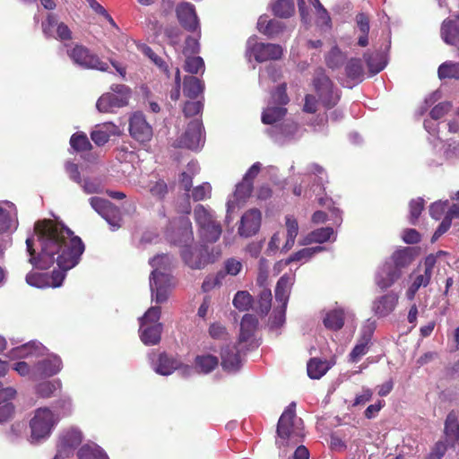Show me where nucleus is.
<instances>
[{"label":"nucleus","mask_w":459,"mask_h":459,"mask_svg":"<svg viewBox=\"0 0 459 459\" xmlns=\"http://www.w3.org/2000/svg\"><path fill=\"white\" fill-rule=\"evenodd\" d=\"M29 262L39 269L56 265L52 273H30L26 282L36 288L60 287L66 273L75 267L84 252L82 239L64 224L51 220L39 221L34 225V236L26 239Z\"/></svg>","instance_id":"1"},{"label":"nucleus","mask_w":459,"mask_h":459,"mask_svg":"<svg viewBox=\"0 0 459 459\" xmlns=\"http://www.w3.org/2000/svg\"><path fill=\"white\" fill-rule=\"evenodd\" d=\"M173 225L177 226V232L168 234V238L181 247L180 255L186 265L193 270H201L213 262L206 246L192 245V223L187 217H180L173 221Z\"/></svg>","instance_id":"2"},{"label":"nucleus","mask_w":459,"mask_h":459,"mask_svg":"<svg viewBox=\"0 0 459 459\" xmlns=\"http://www.w3.org/2000/svg\"><path fill=\"white\" fill-rule=\"evenodd\" d=\"M48 349L38 341H31L21 346L13 348L8 357L10 359H28L34 361V374L36 380L50 377L58 374L63 363L60 357L56 354H49Z\"/></svg>","instance_id":"3"},{"label":"nucleus","mask_w":459,"mask_h":459,"mask_svg":"<svg viewBox=\"0 0 459 459\" xmlns=\"http://www.w3.org/2000/svg\"><path fill=\"white\" fill-rule=\"evenodd\" d=\"M149 264L152 267L150 275L152 299L156 303H163L174 287L172 277L169 273L173 265V258L167 254L158 255L150 259Z\"/></svg>","instance_id":"4"},{"label":"nucleus","mask_w":459,"mask_h":459,"mask_svg":"<svg viewBox=\"0 0 459 459\" xmlns=\"http://www.w3.org/2000/svg\"><path fill=\"white\" fill-rule=\"evenodd\" d=\"M60 420V415L48 407H40L33 411L29 421L31 444H40L50 437Z\"/></svg>","instance_id":"5"},{"label":"nucleus","mask_w":459,"mask_h":459,"mask_svg":"<svg viewBox=\"0 0 459 459\" xmlns=\"http://www.w3.org/2000/svg\"><path fill=\"white\" fill-rule=\"evenodd\" d=\"M262 164L260 162L254 163L245 174L243 180L236 186L235 192L227 201L226 222L230 223L232 221L231 213L241 208L250 196L253 189V179L258 175Z\"/></svg>","instance_id":"6"},{"label":"nucleus","mask_w":459,"mask_h":459,"mask_svg":"<svg viewBox=\"0 0 459 459\" xmlns=\"http://www.w3.org/2000/svg\"><path fill=\"white\" fill-rule=\"evenodd\" d=\"M296 403L292 402L281 415L277 424V437L275 444L279 448L294 446L301 436L300 430L295 426L294 420Z\"/></svg>","instance_id":"7"},{"label":"nucleus","mask_w":459,"mask_h":459,"mask_svg":"<svg viewBox=\"0 0 459 459\" xmlns=\"http://www.w3.org/2000/svg\"><path fill=\"white\" fill-rule=\"evenodd\" d=\"M160 307H152L140 318V339L145 345H156L160 341L162 324L159 322Z\"/></svg>","instance_id":"8"},{"label":"nucleus","mask_w":459,"mask_h":459,"mask_svg":"<svg viewBox=\"0 0 459 459\" xmlns=\"http://www.w3.org/2000/svg\"><path fill=\"white\" fill-rule=\"evenodd\" d=\"M194 217L199 226L202 238L207 242H216L221 235V227L215 220L214 212L202 205L195 207Z\"/></svg>","instance_id":"9"},{"label":"nucleus","mask_w":459,"mask_h":459,"mask_svg":"<svg viewBox=\"0 0 459 459\" xmlns=\"http://www.w3.org/2000/svg\"><path fill=\"white\" fill-rule=\"evenodd\" d=\"M313 86L318 95L320 103L326 108H333L340 100V94L333 83L326 75L325 71L318 67L313 77Z\"/></svg>","instance_id":"10"},{"label":"nucleus","mask_w":459,"mask_h":459,"mask_svg":"<svg viewBox=\"0 0 459 459\" xmlns=\"http://www.w3.org/2000/svg\"><path fill=\"white\" fill-rule=\"evenodd\" d=\"M435 267V257L427 255L417 269L410 274L411 284L406 290L405 296L409 300L415 298L417 291L420 288L427 287L431 281L433 270Z\"/></svg>","instance_id":"11"},{"label":"nucleus","mask_w":459,"mask_h":459,"mask_svg":"<svg viewBox=\"0 0 459 459\" xmlns=\"http://www.w3.org/2000/svg\"><path fill=\"white\" fill-rule=\"evenodd\" d=\"M287 86L285 83L277 87L276 91L272 94V100L268 107L262 113V122L266 125H273L286 115L287 109L284 108L289 102V97L286 92Z\"/></svg>","instance_id":"12"},{"label":"nucleus","mask_w":459,"mask_h":459,"mask_svg":"<svg viewBox=\"0 0 459 459\" xmlns=\"http://www.w3.org/2000/svg\"><path fill=\"white\" fill-rule=\"evenodd\" d=\"M112 92L103 94L97 101L96 107L100 112H113L115 108L127 105L131 95L130 89L124 84L111 86Z\"/></svg>","instance_id":"13"},{"label":"nucleus","mask_w":459,"mask_h":459,"mask_svg":"<svg viewBox=\"0 0 459 459\" xmlns=\"http://www.w3.org/2000/svg\"><path fill=\"white\" fill-rule=\"evenodd\" d=\"M152 369L159 375L169 376L175 370H180L184 376H189L193 371L190 366H181V363L172 357H169L166 353L149 355Z\"/></svg>","instance_id":"14"},{"label":"nucleus","mask_w":459,"mask_h":459,"mask_svg":"<svg viewBox=\"0 0 459 459\" xmlns=\"http://www.w3.org/2000/svg\"><path fill=\"white\" fill-rule=\"evenodd\" d=\"M82 441V434L80 429L70 428L63 430L59 435L57 452L53 459H69Z\"/></svg>","instance_id":"15"},{"label":"nucleus","mask_w":459,"mask_h":459,"mask_svg":"<svg viewBox=\"0 0 459 459\" xmlns=\"http://www.w3.org/2000/svg\"><path fill=\"white\" fill-rule=\"evenodd\" d=\"M247 53L262 63L280 59L283 55V48L278 44L257 42L255 38H250L247 40Z\"/></svg>","instance_id":"16"},{"label":"nucleus","mask_w":459,"mask_h":459,"mask_svg":"<svg viewBox=\"0 0 459 459\" xmlns=\"http://www.w3.org/2000/svg\"><path fill=\"white\" fill-rule=\"evenodd\" d=\"M90 204L109 225L111 230L121 227V212L111 202L100 197L90 198Z\"/></svg>","instance_id":"17"},{"label":"nucleus","mask_w":459,"mask_h":459,"mask_svg":"<svg viewBox=\"0 0 459 459\" xmlns=\"http://www.w3.org/2000/svg\"><path fill=\"white\" fill-rule=\"evenodd\" d=\"M203 130V124L200 120L191 121L185 134L173 143V146L176 148L198 150L204 143Z\"/></svg>","instance_id":"18"},{"label":"nucleus","mask_w":459,"mask_h":459,"mask_svg":"<svg viewBox=\"0 0 459 459\" xmlns=\"http://www.w3.org/2000/svg\"><path fill=\"white\" fill-rule=\"evenodd\" d=\"M68 56L74 64L88 69H97L107 71L108 65L101 61L96 55L91 54L82 46H75L73 49L67 51Z\"/></svg>","instance_id":"19"},{"label":"nucleus","mask_w":459,"mask_h":459,"mask_svg":"<svg viewBox=\"0 0 459 459\" xmlns=\"http://www.w3.org/2000/svg\"><path fill=\"white\" fill-rule=\"evenodd\" d=\"M246 349L244 346H239L238 343L222 348L221 352L222 368L230 373L237 372L242 366V358Z\"/></svg>","instance_id":"20"},{"label":"nucleus","mask_w":459,"mask_h":459,"mask_svg":"<svg viewBox=\"0 0 459 459\" xmlns=\"http://www.w3.org/2000/svg\"><path fill=\"white\" fill-rule=\"evenodd\" d=\"M129 132L134 139L143 143L150 142L153 134L152 126L142 113H134L131 117Z\"/></svg>","instance_id":"21"},{"label":"nucleus","mask_w":459,"mask_h":459,"mask_svg":"<svg viewBox=\"0 0 459 459\" xmlns=\"http://www.w3.org/2000/svg\"><path fill=\"white\" fill-rule=\"evenodd\" d=\"M176 14L179 23L188 31H198L200 36V25L195 6L190 3H180L176 8Z\"/></svg>","instance_id":"22"},{"label":"nucleus","mask_w":459,"mask_h":459,"mask_svg":"<svg viewBox=\"0 0 459 459\" xmlns=\"http://www.w3.org/2000/svg\"><path fill=\"white\" fill-rule=\"evenodd\" d=\"M279 122L273 124V126L268 129V134L276 142L283 143L300 136L299 127L296 123L291 120H285L281 124H278Z\"/></svg>","instance_id":"23"},{"label":"nucleus","mask_w":459,"mask_h":459,"mask_svg":"<svg viewBox=\"0 0 459 459\" xmlns=\"http://www.w3.org/2000/svg\"><path fill=\"white\" fill-rule=\"evenodd\" d=\"M262 214L257 209L247 211L241 217L238 233L243 238L255 235L261 226Z\"/></svg>","instance_id":"24"},{"label":"nucleus","mask_w":459,"mask_h":459,"mask_svg":"<svg viewBox=\"0 0 459 459\" xmlns=\"http://www.w3.org/2000/svg\"><path fill=\"white\" fill-rule=\"evenodd\" d=\"M18 228L17 210L8 201L0 204V233L13 232Z\"/></svg>","instance_id":"25"},{"label":"nucleus","mask_w":459,"mask_h":459,"mask_svg":"<svg viewBox=\"0 0 459 459\" xmlns=\"http://www.w3.org/2000/svg\"><path fill=\"white\" fill-rule=\"evenodd\" d=\"M258 30L270 39H277L287 33V38L290 37V32L287 30L284 22L277 20H269L267 16H260L257 22Z\"/></svg>","instance_id":"26"},{"label":"nucleus","mask_w":459,"mask_h":459,"mask_svg":"<svg viewBox=\"0 0 459 459\" xmlns=\"http://www.w3.org/2000/svg\"><path fill=\"white\" fill-rule=\"evenodd\" d=\"M42 30L47 37H55L60 40L71 39V30L67 25L58 22L54 14H48L46 22H42Z\"/></svg>","instance_id":"27"},{"label":"nucleus","mask_w":459,"mask_h":459,"mask_svg":"<svg viewBox=\"0 0 459 459\" xmlns=\"http://www.w3.org/2000/svg\"><path fill=\"white\" fill-rule=\"evenodd\" d=\"M402 275L397 267L391 262L385 263L377 272L376 284L382 290L391 287Z\"/></svg>","instance_id":"28"},{"label":"nucleus","mask_w":459,"mask_h":459,"mask_svg":"<svg viewBox=\"0 0 459 459\" xmlns=\"http://www.w3.org/2000/svg\"><path fill=\"white\" fill-rule=\"evenodd\" d=\"M397 303L398 295L394 292H389L375 299L372 305V310L377 316L385 317L395 309Z\"/></svg>","instance_id":"29"},{"label":"nucleus","mask_w":459,"mask_h":459,"mask_svg":"<svg viewBox=\"0 0 459 459\" xmlns=\"http://www.w3.org/2000/svg\"><path fill=\"white\" fill-rule=\"evenodd\" d=\"M16 394V390L13 387H6L0 391V423L8 420L13 415L14 406L12 400Z\"/></svg>","instance_id":"30"},{"label":"nucleus","mask_w":459,"mask_h":459,"mask_svg":"<svg viewBox=\"0 0 459 459\" xmlns=\"http://www.w3.org/2000/svg\"><path fill=\"white\" fill-rule=\"evenodd\" d=\"M258 326V319L255 316L246 314L240 323V334L238 345L247 347V342L253 337Z\"/></svg>","instance_id":"31"},{"label":"nucleus","mask_w":459,"mask_h":459,"mask_svg":"<svg viewBox=\"0 0 459 459\" xmlns=\"http://www.w3.org/2000/svg\"><path fill=\"white\" fill-rule=\"evenodd\" d=\"M294 280V275L284 274L277 281L274 292L279 306L287 307Z\"/></svg>","instance_id":"32"},{"label":"nucleus","mask_w":459,"mask_h":459,"mask_svg":"<svg viewBox=\"0 0 459 459\" xmlns=\"http://www.w3.org/2000/svg\"><path fill=\"white\" fill-rule=\"evenodd\" d=\"M119 129L116 125L104 123L95 126L91 134V137L97 145L102 146L108 142L110 136L117 135Z\"/></svg>","instance_id":"33"},{"label":"nucleus","mask_w":459,"mask_h":459,"mask_svg":"<svg viewBox=\"0 0 459 459\" xmlns=\"http://www.w3.org/2000/svg\"><path fill=\"white\" fill-rule=\"evenodd\" d=\"M335 240L334 230L331 227L316 229L299 240V245L307 246L312 243L323 244L328 240Z\"/></svg>","instance_id":"34"},{"label":"nucleus","mask_w":459,"mask_h":459,"mask_svg":"<svg viewBox=\"0 0 459 459\" xmlns=\"http://www.w3.org/2000/svg\"><path fill=\"white\" fill-rule=\"evenodd\" d=\"M325 250L324 247L316 246L313 247H305L296 253H294L292 255H290L289 258H287L284 261H280L276 265L275 269L277 267L281 266L282 264L288 265L292 262H300L302 264L308 262L316 254H318Z\"/></svg>","instance_id":"35"},{"label":"nucleus","mask_w":459,"mask_h":459,"mask_svg":"<svg viewBox=\"0 0 459 459\" xmlns=\"http://www.w3.org/2000/svg\"><path fill=\"white\" fill-rule=\"evenodd\" d=\"M391 258L394 267L402 272V269L408 267L414 260V252L412 248L404 247L394 252Z\"/></svg>","instance_id":"36"},{"label":"nucleus","mask_w":459,"mask_h":459,"mask_svg":"<svg viewBox=\"0 0 459 459\" xmlns=\"http://www.w3.org/2000/svg\"><path fill=\"white\" fill-rule=\"evenodd\" d=\"M78 459H109L107 453L97 444L88 443L80 447Z\"/></svg>","instance_id":"37"},{"label":"nucleus","mask_w":459,"mask_h":459,"mask_svg":"<svg viewBox=\"0 0 459 459\" xmlns=\"http://www.w3.org/2000/svg\"><path fill=\"white\" fill-rule=\"evenodd\" d=\"M204 85L201 80L195 76H186L183 82V93L189 99H196L203 93Z\"/></svg>","instance_id":"38"},{"label":"nucleus","mask_w":459,"mask_h":459,"mask_svg":"<svg viewBox=\"0 0 459 459\" xmlns=\"http://www.w3.org/2000/svg\"><path fill=\"white\" fill-rule=\"evenodd\" d=\"M195 364L199 372L208 374L217 368L219 359L216 356L211 354L198 355L195 358Z\"/></svg>","instance_id":"39"},{"label":"nucleus","mask_w":459,"mask_h":459,"mask_svg":"<svg viewBox=\"0 0 459 459\" xmlns=\"http://www.w3.org/2000/svg\"><path fill=\"white\" fill-rule=\"evenodd\" d=\"M445 434L448 440L455 442L459 438V421L458 413L451 411L445 422Z\"/></svg>","instance_id":"40"},{"label":"nucleus","mask_w":459,"mask_h":459,"mask_svg":"<svg viewBox=\"0 0 459 459\" xmlns=\"http://www.w3.org/2000/svg\"><path fill=\"white\" fill-rule=\"evenodd\" d=\"M285 226L287 230V239L282 249L286 252L295 244V239L299 233V224L294 216L287 215L285 218Z\"/></svg>","instance_id":"41"},{"label":"nucleus","mask_w":459,"mask_h":459,"mask_svg":"<svg viewBox=\"0 0 459 459\" xmlns=\"http://www.w3.org/2000/svg\"><path fill=\"white\" fill-rule=\"evenodd\" d=\"M344 311L343 309H334L328 312L324 318V325L326 328L337 331L343 326Z\"/></svg>","instance_id":"42"},{"label":"nucleus","mask_w":459,"mask_h":459,"mask_svg":"<svg viewBox=\"0 0 459 459\" xmlns=\"http://www.w3.org/2000/svg\"><path fill=\"white\" fill-rule=\"evenodd\" d=\"M329 368L330 366L326 360L311 359L307 363V370L310 378L319 379L328 371Z\"/></svg>","instance_id":"43"},{"label":"nucleus","mask_w":459,"mask_h":459,"mask_svg":"<svg viewBox=\"0 0 459 459\" xmlns=\"http://www.w3.org/2000/svg\"><path fill=\"white\" fill-rule=\"evenodd\" d=\"M439 79L459 80V62L446 61L437 69Z\"/></svg>","instance_id":"44"},{"label":"nucleus","mask_w":459,"mask_h":459,"mask_svg":"<svg viewBox=\"0 0 459 459\" xmlns=\"http://www.w3.org/2000/svg\"><path fill=\"white\" fill-rule=\"evenodd\" d=\"M348 78L361 82L364 76L362 62L359 58H351L345 66Z\"/></svg>","instance_id":"45"},{"label":"nucleus","mask_w":459,"mask_h":459,"mask_svg":"<svg viewBox=\"0 0 459 459\" xmlns=\"http://www.w3.org/2000/svg\"><path fill=\"white\" fill-rule=\"evenodd\" d=\"M364 58L368 65V67L372 74H378L386 65L384 56L379 53H366Z\"/></svg>","instance_id":"46"},{"label":"nucleus","mask_w":459,"mask_h":459,"mask_svg":"<svg viewBox=\"0 0 459 459\" xmlns=\"http://www.w3.org/2000/svg\"><path fill=\"white\" fill-rule=\"evenodd\" d=\"M276 16L288 18L294 13L295 6L293 0H278L272 6Z\"/></svg>","instance_id":"47"},{"label":"nucleus","mask_w":459,"mask_h":459,"mask_svg":"<svg viewBox=\"0 0 459 459\" xmlns=\"http://www.w3.org/2000/svg\"><path fill=\"white\" fill-rule=\"evenodd\" d=\"M62 386L59 379L52 381H44L37 385L36 394L43 398H48L54 394L56 390H59Z\"/></svg>","instance_id":"48"},{"label":"nucleus","mask_w":459,"mask_h":459,"mask_svg":"<svg viewBox=\"0 0 459 459\" xmlns=\"http://www.w3.org/2000/svg\"><path fill=\"white\" fill-rule=\"evenodd\" d=\"M286 307L284 306L276 307L270 317L269 327L276 334L280 333L279 330L285 323Z\"/></svg>","instance_id":"49"},{"label":"nucleus","mask_w":459,"mask_h":459,"mask_svg":"<svg viewBox=\"0 0 459 459\" xmlns=\"http://www.w3.org/2000/svg\"><path fill=\"white\" fill-rule=\"evenodd\" d=\"M345 59L346 55L338 47H333L325 57L326 65L331 69L341 67Z\"/></svg>","instance_id":"50"},{"label":"nucleus","mask_w":459,"mask_h":459,"mask_svg":"<svg viewBox=\"0 0 459 459\" xmlns=\"http://www.w3.org/2000/svg\"><path fill=\"white\" fill-rule=\"evenodd\" d=\"M253 303V297L247 290L238 291L233 299L234 307L239 311L248 310Z\"/></svg>","instance_id":"51"},{"label":"nucleus","mask_w":459,"mask_h":459,"mask_svg":"<svg viewBox=\"0 0 459 459\" xmlns=\"http://www.w3.org/2000/svg\"><path fill=\"white\" fill-rule=\"evenodd\" d=\"M141 50L161 72L166 74L168 77L169 76V65L162 57L159 56L150 47L146 45H143L141 48Z\"/></svg>","instance_id":"52"},{"label":"nucleus","mask_w":459,"mask_h":459,"mask_svg":"<svg viewBox=\"0 0 459 459\" xmlns=\"http://www.w3.org/2000/svg\"><path fill=\"white\" fill-rule=\"evenodd\" d=\"M186 61H185V66L184 69L192 74H198L201 72L202 74L204 72V62L202 57L200 56H185Z\"/></svg>","instance_id":"53"},{"label":"nucleus","mask_w":459,"mask_h":459,"mask_svg":"<svg viewBox=\"0 0 459 459\" xmlns=\"http://www.w3.org/2000/svg\"><path fill=\"white\" fill-rule=\"evenodd\" d=\"M272 306V292L269 289H264L258 297L257 311L265 316L269 312Z\"/></svg>","instance_id":"54"},{"label":"nucleus","mask_w":459,"mask_h":459,"mask_svg":"<svg viewBox=\"0 0 459 459\" xmlns=\"http://www.w3.org/2000/svg\"><path fill=\"white\" fill-rule=\"evenodd\" d=\"M376 327L377 324L375 320L367 319L361 325L358 340L370 344Z\"/></svg>","instance_id":"55"},{"label":"nucleus","mask_w":459,"mask_h":459,"mask_svg":"<svg viewBox=\"0 0 459 459\" xmlns=\"http://www.w3.org/2000/svg\"><path fill=\"white\" fill-rule=\"evenodd\" d=\"M13 369L21 377H28L30 380H36V374H34V363L30 366L27 361L20 360L13 365Z\"/></svg>","instance_id":"56"},{"label":"nucleus","mask_w":459,"mask_h":459,"mask_svg":"<svg viewBox=\"0 0 459 459\" xmlns=\"http://www.w3.org/2000/svg\"><path fill=\"white\" fill-rule=\"evenodd\" d=\"M212 195V186L205 182L193 188L191 198L195 202L209 199Z\"/></svg>","instance_id":"57"},{"label":"nucleus","mask_w":459,"mask_h":459,"mask_svg":"<svg viewBox=\"0 0 459 459\" xmlns=\"http://www.w3.org/2000/svg\"><path fill=\"white\" fill-rule=\"evenodd\" d=\"M369 345L370 344L367 342L357 340V343L349 354V361L351 363L358 362L364 355L368 353Z\"/></svg>","instance_id":"58"},{"label":"nucleus","mask_w":459,"mask_h":459,"mask_svg":"<svg viewBox=\"0 0 459 459\" xmlns=\"http://www.w3.org/2000/svg\"><path fill=\"white\" fill-rule=\"evenodd\" d=\"M280 78V72L274 65H268L266 68L260 72L259 83L261 86H265L267 81L273 82H276Z\"/></svg>","instance_id":"59"},{"label":"nucleus","mask_w":459,"mask_h":459,"mask_svg":"<svg viewBox=\"0 0 459 459\" xmlns=\"http://www.w3.org/2000/svg\"><path fill=\"white\" fill-rule=\"evenodd\" d=\"M70 144L75 151H85L91 147V143L86 134L78 133L72 135Z\"/></svg>","instance_id":"60"},{"label":"nucleus","mask_w":459,"mask_h":459,"mask_svg":"<svg viewBox=\"0 0 459 459\" xmlns=\"http://www.w3.org/2000/svg\"><path fill=\"white\" fill-rule=\"evenodd\" d=\"M224 279V273L219 272L215 275H209L207 276L203 284L202 289L204 292L210 291L215 287H219L222 284V281Z\"/></svg>","instance_id":"61"},{"label":"nucleus","mask_w":459,"mask_h":459,"mask_svg":"<svg viewBox=\"0 0 459 459\" xmlns=\"http://www.w3.org/2000/svg\"><path fill=\"white\" fill-rule=\"evenodd\" d=\"M424 206V200L418 198L411 200L410 203V222L415 224L419 216L420 215Z\"/></svg>","instance_id":"62"},{"label":"nucleus","mask_w":459,"mask_h":459,"mask_svg":"<svg viewBox=\"0 0 459 459\" xmlns=\"http://www.w3.org/2000/svg\"><path fill=\"white\" fill-rule=\"evenodd\" d=\"M224 275L236 276L242 270V263L234 257L229 258L224 263Z\"/></svg>","instance_id":"63"},{"label":"nucleus","mask_w":459,"mask_h":459,"mask_svg":"<svg viewBox=\"0 0 459 459\" xmlns=\"http://www.w3.org/2000/svg\"><path fill=\"white\" fill-rule=\"evenodd\" d=\"M444 153L448 159L459 157V140L448 139L444 144Z\"/></svg>","instance_id":"64"}]
</instances>
